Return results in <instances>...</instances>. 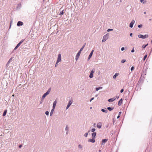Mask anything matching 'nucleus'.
Segmentation results:
<instances>
[{
  "label": "nucleus",
  "instance_id": "a18cd8bd",
  "mask_svg": "<svg viewBox=\"0 0 152 152\" xmlns=\"http://www.w3.org/2000/svg\"><path fill=\"white\" fill-rule=\"evenodd\" d=\"M58 63H57V61H56V65H55V67H56L58 66V64H57Z\"/></svg>",
  "mask_w": 152,
  "mask_h": 152
},
{
  "label": "nucleus",
  "instance_id": "7ed1b4c3",
  "mask_svg": "<svg viewBox=\"0 0 152 152\" xmlns=\"http://www.w3.org/2000/svg\"><path fill=\"white\" fill-rule=\"evenodd\" d=\"M108 38V35L107 34L104 35L103 38L102 42H104Z\"/></svg>",
  "mask_w": 152,
  "mask_h": 152
},
{
  "label": "nucleus",
  "instance_id": "58836bf2",
  "mask_svg": "<svg viewBox=\"0 0 152 152\" xmlns=\"http://www.w3.org/2000/svg\"><path fill=\"white\" fill-rule=\"evenodd\" d=\"M134 69V67L133 66H132L131 68V71H132Z\"/></svg>",
  "mask_w": 152,
  "mask_h": 152
},
{
  "label": "nucleus",
  "instance_id": "1a4fd4ad",
  "mask_svg": "<svg viewBox=\"0 0 152 152\" xmlns=\"http://www.w3.org/2000/svg\"><path fill=\"white\" fill-rule=\"evenodd\" d=\"M94 71H93V70L91 71V73H90V74L89 75V77L90 78H92L93 77V73H94Z\"/></svg>",
  "mask_w": 152,
  "mask_h": 152
},
{
  "label": "nucleus",
  "instance_id": "864d4df0",
  "mask_svg": "<svg viewBox=\"0 0 152 152\" xmlns=\"http://www.w3.org/2000/svg\"><path fill=\"white\" fill-rule=\"evenodd\" d=\"M144 14H146V12H144Z\"/></svg>",
  "mask_w": 152,
  "mask_h": 152
},
{
  "label": "nucleus",
  "instance_id": "f8f14e48",
  "mask_svg": "<svg viewBox=\"0 0 152 152\" xmlns=\"http://www.w3.org/2000/svg\"><path fill=\"white\" fill-rule=\"evenodd\" d=\"M23 24V22L21 21H18L17 24V25L18 26H22Z\"/></svg>",
  "mask_w": 152,
  "mask_h": 152
},
{
  "label": "nucleus",
  "instance_id": "0eeeda50",
  "mask_svg": "<svg viewBox=\"0 0 152 152\" xmlns=\"http://www.w3.org/2000/svg\"><path fill=\"white\" fill-rule=\"evenodd\" d=\"M135 23L134 20H132L129 24V27L131 28H132L133 26V25Z\"/></svg>",
  "mask_w": 152,
  "mask_h": 152
},
{
  "label": "nucleus",
  "instance_id": "7c9ffc66",
  "mask_svg": "<svg viewBox=\"0 0 152 152\" xmlns=\"http://www.w3.org/2000/svg\"><path fill=\"white\" fill-rule=\"evenodd\" d=\"M64 10H62V11L61 12H60V15H63L64 14Z\"/></svg>",
  "mask_w": 152,
  "mask_h": 152
},
{
  "label": "nucleus",
  "instance_id": "bb28decb",
  "mask_svg": "<svg viewBox=\"0 0 152 152\" xmlns=\"http://www.w3.org/2000/svg\"><path fill=\"white\" fill-rule=\"evenodd\" d=\"M85 45H83L82 47L80 50L79 52H81V51H82V50H83V49L84 47H85Z\"/></svg>",
  "mask_w": 152,
  "mask_h": 152
},
{
  "label": "nucleus",
  "instance_id": "b1692460",
  "mask_svg": "<svg viewBox=\"0 0 152 152\" xmlns=\"http://www.w3.org/2000/svg\"><path fill=\"white\" fill-rule=\"evenodd\" d=\"M101 111L103 112H104L105 113H107V110H105L103 109H102L101 110Z\"/></svg>",
  "mask_w": 152,
  "mask_h": 152
},
{
  "label": "nucleus",
  "instance_id": "6e6d98bb",
  "mask_svg": "<svg viewBox=\"0 0 152 152\" xmlns=\"http://www.w3.org/2000/svg\"><path fill=\"white\" fill-rule=\"evenodd\" d=\"M92 107H90V109H92Z\"/></svg>",
  "mask_w": 152,
  "mask_h": 152
},
{
  "label": "nucleus",
  "instance_id": "8fccbe9b",
  "mask_svg": "<svg viewBox=\"0 0 152 152\" xmlns=\"http://www.w3.org/2000/svg\"><path fill=\"white\" fill-rule=\"evenodd\" d=\"M22 146V145H20L19 146V148H20Z\"/></svg>",
  "mask_w": 152,
  "mask_h": 152
},
{
  "label": "nucleus",
  "instance_id": "c03bdc74",
  "mask_svg": "<svg viewBox=\"0 0 152 152\" xmlns=\"http://www.w3.org/2000/svg\"><path fill=\"white\" fill-rule=\"evenodd\" d=\"M134 49H133L132 50H131V52L132 53H133L134 52Z\"/></svg>",
  "mask_w": 152,
  "mask_h": 152
},
{
  "label": "nucleus",
  "instance_id": "4d7b16f0",
  "mask_svg": "<svg viewBox=\"0 0 152 152\" xmlns=\"http://www.w3.org/2000/svg\"><path fill=\"white\" fill-rule=\"evenodd\" d=\"M151 20V19H149V20Z\"/></svg>",
  "mask_w": 152,
  "mask_h": 152
},
{
  "label": "nucleus",
  "instance_id": "2eb2a0df",
  "mask_svg": "<svg viewBox=\"0 0 152 152\" xmlns=\"http://www.w3.org/2000/svg\"><path fill=\"white\" fill-rule=\"evenodd\" d=\"M50 91H51V88H49L48 90V91H47V92L46 93L44 94L43 95H48V94H49Z\"/></svg>",
  "mask_w": 152,
  "mask_h": 152
},
{
  "label": "nucleus",
  "instance_id": "37998d69",
  "mask_svg": "<svg viewBox=\"0 0 152 152\" xmlns=\"http://www.w3.org/2000/svg\"><path fill=\"white\" fill-rule=\"evenodd\" d=\"M124 50V47H122V48H121V50L123 51Z\"/></svg>",
  "mask_w": 152,
  "mask_h": 152
},
{
  "label": "nucleus",
  "instance_id": "603ef678",
  "mask_svg": "<svg viewBox=\"0 0 152 152\" xmlns=\"http://www.w3.org/2000/svg\"><path fill=\"white\" fill-rule=\"evenodd\" d=\"M42 100H41V102H40V104H42Z\"/></svg>",
  "mask_w": 152,
  "mask_h": 152
},
{
  "label": "nucleus",
  "instance_id": "72a5a7b5",
  "mask_svg": "<svg viewBox=\"0 0 152 152\" xmlns=\"http://www.w3.org/2000/svg\"><path fill=\"white\" fill-rule=\"evenodd\" d=\"M125 61H126L125 60L123 59L121 61V62L122 63H124L125 62Z\"/></svg>",
  "mask_w": 152,
  "mask_h": 152
},
{
  "label": "nucleus",
  "instance_id": "9d476101",
  "mask_svg": "<svg viewBox=\"0 0 152 152\" xmlns=\"http://www.w3.org/2000/svg\"><path fill=\"white\" fill-rule=\"evenodd\" d=\"M56 103H57V101L56 100L53 103V109H55Z\"/></svg>",
  "mask_w": 152,
  "mask_h": 152
},
{
  "label": "nucleus",
  "instance_id": "393cba45",
  "mask_svg": "<svg viewBox=\"0 0 152 152\" xmlns=\"http://www.w3.org/2000/svg\"><path fill=\"white\" fill-rule=\"evenodd\" d=\"M7 112V110H4V113H3V116H5L6 115Z\"/></svg>",
  "mask_w": 152,
  "mask_h": 152
},
{
  "label": "nucleus",
  "instance_id": "c756f323",
  "mask_svg": "<svg viewBox=\"0 0 152 152\" xmlns=\"http://www.w3.org/2000/svg\"><path fill=\"white\" fill-rule=\"evenodd\" d=\"M140 1L141 3H144L145 2H146V1L145 0H140Z\"/></svg>",
  "mask_w": 152,
  "mask_h": 152
},
{
  "label": "nucleus",
  "instance_id": "c9c22d12",
  "mask_svg": "<svg viewBox=\"0 0 152 152\" xmlns=\"http://www.w3.org/2000/svg\"><path fill=\"white\" fill-rule=\"evenodd\" d=\"M95 128H93L91 130V132H94L95 131Z\"/></svg>",
  "mask_w": 152,
  "mask_h": 152
},
{
  "label": "nucleus",
  "instance_id": "20e7f679",
  "mask_svg": "<svg viewBox=\"0 0 152 152\" xmlns=\"http://www.w3.org/2000/svg\"><path fill=\"white\" fill-rule=\"evenodd\" d=\"M24 40L23 39L21 41H20L18 44L17 45V46L15 48L14 50H16L20 45L22 43V42H23Z\"/></svg>",
  "mask_w": 152,
  "mask_h": 152
},
{
  "label": "nucleus",
  "instance_id": "423d86ee",
  "mask_svg": "<svg viewBox=\"0 0 152 152\" xmlns=\"http://www.w3.org/2000/svg\"><path fill=\"white\" fill-rule=\"evenodd\" d=\"M108 140L106 139H103L101 142V145H104L105 143Z\"/></svg>",
  "mask_w": 152,
  "mask_h": 152
},
{
  "label": "nucleus",
  "instance_id": "49530a36",
  "mask_svg": "<svg viewBox=\"0 0 152 152\" xmlns=\"http://www.w3.org/2000/svg\"><path fill=\"white\" fill-rule=\"evenodd\" d=\"M121 112H119V115H121Z\"/></svg>",
  "mask_w": 152,
  "mask_h": 152
},
{
  "label": "nucleus",
  "instance_id": "5701e85b",
  "mask_svg": "<svg viewBox=\"0 0 152 152\" xmlns=\"http://www.w3.org/2000/svg\"><path fill=\"white\" fill-rule=\"evenodd\" d=\"M114 109L113 108L111 107H107V109L109 111H111Z\"/></svg>",
  "mask_w": 152,
  "mask_h": 152
},
{
  "label": "nucleus",
  "instance_id": "4c0bfd02",
  "mask_svg": "<svg viewBox=\"0 0 152 152\" xmlns=\"http://www.w3.org/2000/svg\"><path fill=\"white\" fill-rule=\"evenodd\" d=\"M112 30H113V29H108L107 30V31L109 32V31H112Z\"/></svg>",
  "mask_w": 152,
  "mask_h": 152
},
{
  "label": "nucleus",
  "instance_id": "c85d7f7f",
  "mask_svg": "<svg viewBox=\"0 0 152 152\" xmlns=\"http://www.w3.org/2000/svg\"><path fill=\"white\" fill-rule=\"evenodd\" d=\"M148 45V44H147V45H142V48H145L147 46V45Z\"/></svg>",
  "mask_w": 152,
  "mask_h": 152
},
{
  "label": "nucleus",
  "instance_id": "a19ab883",
  "mask_svg": "<svg viewBox=\"0 0 152 152\" xmlns=\"http://www.w3.org/2000/svg\"><path fill=\"white\" fill-rule=\"evenodd\" d=\"M142 25H140L138 26V27L139 28H140L142 27Z\"/></svg>",
  "mask_w": 152,
  "mask_h": 152
},
{
  "label": "nucleus",
  "instance_id": "5fc2aeb1",
  "mask_svg": "<svg viewBox=\"0 0 152 152\" xmlns=\"http://www.w3.org/2000/svg\"><path fill=\"white\" fill-rule=\"evenodd\" d=\"M99 152H101V150H99Z\"/></svg>",
  "mask_w": 152,
  "mask_h": 152
},
{
  "label": "nucleus",
  "instance_id": "412c9836",
  "mask_svg": "<svg viewBox=\"0 0 152 152\" xmlns=\"http://www.w3.org/2000/svg\"><path fill=\"white\" fill-rule=\"evenodd\" d=\"M54 110V109H52V110H51V111L50 113V116H51L53 114Z\"/></svg>",
  "mask_w": 152,
  "mask_h": 152
},
{
  "label": "nucleus",
  "instance_id": "39448f33",
  "mask_svg": "<svg viewBox=\"0 0 152 152\" xmlns=\"http://www.w3.org/2000/svg\"><path fill=\"white\" fill-rule=\"evenodd\" d=\"M61 54L60 53L58 54V58H57V63H58L59 62H60V61H61Z\"/></svg>",
  "mask_w": 152,
  "mask_h": 152
},
{
  "label": "nucleus",
  "instance_id": "e433bc0d",
  "mask_svg": "<svg viewBox=\"0 0 152 152\" xmlns=\"http://www.w3.org/2000/svg\"><path fill=\"white\" fill-rule=\"evenodd\" d=\"M88 133H85V134H84V136L85 137H87L88 136Z\"/></svg>",
  "mask_w": 152,
  "mask_h": 152
},
{
  "label": "nucleus",
  "instance_id": "2f4dec72",
  "mask_svg": "<svg viewBox=\"0 0 152 152\" xmlns=\"http://www.w3.org/2000/svg\"><path fill=\"white\" fill-rule=\"evenodd\" d=\"M45 114H46L47 115H49V112L48 111H46L45 112Z\"/></svg>",
  "mask_w": 152,
  "mask_h": 152
},
{
  "label": "nucleus",
  "instance_id": "de8ad7c7",
  "mask_svg": "<svg viewBox=\"0 0 152 152\" xmlns=\"http://www.w3.org/2000/svg\"><path fill=\"white\" fill-rule=\"evenodd\" d=\"M130 36L131 37H132V33H131L130 34Z\"/></svg>",
  "mask_w": 152,
  "mask_h": 152
},
{
  "label": "nucleus",
  "instance_id": "09e8293b",
  "mask_svg": "<svg viewBox=\"0 0 152 152\" xmlns=\"http://www.w3.org/2000/svg\"><path fill=\"white\" fill-rule=\"evenodd\" d=\"M120 115H118V117H117V118H118L120 117Z\"/></svg>",
  "mask_w": 152,
  "mask_h": 152
},
{
  "label": "nucleus",
  "instance_id": "a211bd4d",
  "mask_svg": "<svg viewBox=\"0 0 152 152\" xmlns=\"http://www.w3.org/2000/svg\"><path fill=\"white\" fill-rule=\"evenodd\" d=\"M88 141L90 142H91L92 143H94L95 142V139L94 138H93L91 139H89L88 140Z\"/></svg>",
  "mask_w": 152,
  "mask_h": 152
},
{
  "label": "nucleus",
  "instance_id": "3c124183",
  "mask_svg": "<svg viewBox=\"0 0 152 152\" xmlns=\"http://www.w3.org/2000/svg\"><path fill=\"white\" fill-rule=\"evenodd\" d=\"M95 125H96V124L95 123H94V126H95Z\"/></svg>",
  "mask_w": 152,
  "mask_h": 152
},
{
  "label": "nucleus",
  "instance_id": "9b49d317",
  "mask_svg": "<svg viewBox=\"0 0 152 152\" xmlns=\"http://www.w3.org/2000/svg\"><path fill=\"white\" fill-rule=\"evenodd\" d=\"M102 123L101 122H99L97 124V127L99 129H100L102 127Z\"/></svg>",
  "mask_w": 152,
  "mask_h": 152
},
{
  "label": "nucleus",
  "instance_id": "473e14b6",
  "mask_svg": "<svg viewBox=\"0 0 152 152\" xmlns=\"http://www.w3.org/2000/svg\"><path fill=\"white\" fill-rule=\"evenodd\" d=\"M147 57V55H145L144 57L143 60L144 61Z\"/></svg>",
  "mask_w": 152,
  "mask_h": 152
},
{
  "label": "nucleus",
  "instance_id": "f03ea898",
  "mask_svg": "<svg viewBox=\"0 0 152 152\" xmlns=\"http://www.w3.org/2000/svg\"><path fill=\"white\" fill-rule=\"evenodd\" d=\"M138 37L139 38H142V39H144L148 38V36L147 34H145L144 35H143L142 34H140L138 35Z\"/></svg>",
  "mask_w": 152,
  "mask_h": 152
},
{
  "label": "nucleus",
  "instance_id": "dca6fc26",
  "mask_svg": "<svg viewBox=\"0 0 152 152\" xmlns=\"http://www.w3.org/2000/svg\"><path fill=\"white\" fill-rule=\"evenodd\" d=\"M65 130L66 132V134H68L69 132V127L67 125L66 126Z\"/></svg>",
  "mask_w": 152,
  "mask_h": 152
},
{
  "label": "nucleus",
  "instance_id": "aec40b11",
  "mask_svg": "<svg viewBox=\"0 0 152 152\" xmlns=\"http://www.w3.org/2000/svg\"><path fill=\"white\" fill-rule=\"evenodd\" d=\"M119 75V73H116L115 74V75L113 76V78L114 79H115L116 77L118 75Z\"/></svg>",
  "mask_w": 152,
  "mask_h": 152
},
{
  "label": "nucleus",
  "instance_id": "4be33fe9",
  "mask_svg": "<svg viewBox=\"0 0 152 152\" xmlns=\"http://www.w3.org/2000/svg\"><path fill=\"white\" fill-rule=\"evenodd\" d=\"M96 132H93L92 134V136L93 137H95L96 136Z\"/></svg>",
  "mask_w": 152,
  "mask_h": 152
},
{
  "label": "nucleus",
  "instance_id": "f704fd0d",
  "mask_svg": "<svg viewBox=\"0 0 152 152\" xmlns=\"http://www.w3.org/2000/svg\"><path fill=\"white\" fill-rule=\"evenodd\" d=\"M46 96H42V100H43L45 98V97Z\"/></svg>",
  "mask_w": 152,
  "mask_h": 152
},
{
  "label": "nucleus",
  "instance_id": "6ab92c4d",
  "mask_svg": "<svg viewBox=\"0 0 152 152\" xmlns=\"http://www.w3.org/2000/svg\"><path fill=\"white\" fill-rule=\"evenodd\" d=\"M83 146L81 144H79L78 145V148L79 149H82L83 148Z\"/></svg>",
  "mask_w": 152,
  "mask_h": 152
},
{
  "label": "nucleus",
  "instance_id": "ddd939ff",
  "mask_svg": "<svg viewBox=\"0 0 152 152\" xmlns=\"http://www.w3.org/2000/svg\"><path fill=\"white\" fill-rule=\"evenodd\" d=\"M116 98L114 97V98H112L110 99H108V101L109 102H113V101H114L115 100Z\"/></svg>",
  "mask_w": 152,
  "mask_h": 152
},
{
  "label": "nucleus",
  "instance_id": "ea45409f",
  "mask_svg": "<svg viewBox=\"0 0 152 152\" xmlns=\"http://www.w3.org/2000/svg\"><path fill=\"white\" fill-rule=\"evenodd\" d=\"M94 99V97H93L90 100V102H91V101L92 100H93Z\"/></svg>",
  "mask_w": 152,
  "mask_h": 152
},
{
  "label": "nucleus",
  "instance_id": "f3484780",
  "mask_svg": "<svg viewBox=\"0 0 152 152\" xmlns=\"http://www.w3.org/2000/svg\"><path fill=\"white\" fill-rule=\"evenodd\" d=\"M123 102L122 99H121L118 102V105L119 106H120L122 104Z\"/></svg>",
  "mask_w": 152,
  "mask_h": 152
},
{
  "label": "nucleus",
  "instance_id": "4468645a",
  "mask_svg": "<svg viewBox=\"0 0 152 152\" xmlns=\"http://www.w3.org/2000/svg\"><path fill=\"white\" fill-rule=\"evenodd\" d=\"M94 52V50H93L91 52V53H90L89 56H88V60H89L90 58L92 56V54H93V52Z\"/></svg>",
  "mask_w": 152,
  "mask_h": 152
},
{
  "label": "nucleus",
  "instance_id": "f257e3e1",
  "mask_svg": "<svg viewBox=\"0 0 152 152\" xmlns=\"http://www.w3.org/2000/svg\"><path fill=\"white\" fill-rule=\"evenodd\" d=\"M73 101V100L72 98H71L69 100V102L67 106L66 107V109H68L69 107L72 104Z\"/></svg>",
  "mask_w": 152,
  "mask_h": 152
},
{
  "label": "nucleus",
  "instance_id": "a878e982",
  "mask_svg": "<svg viewBox=\"0 0 152 152\" xmlns=\"http://www.w3.org/2000/svg\"><path fill=\"white\" fill-rule=\"evenodd\" d=\"M102 87H99L98 88H96V91H98L99 89H102Z\"/></svg>",
  "mask_w": 152,
  "mask_h": 152
},
{
  "label": "nucleus",
  "instance_id": "cd10ccee",
  "mask_svg": "<svg viewBox=\"0 0 152 152\" xmlns=\"http://www.w3.org/2000/svg\"><path fill=\"white\" fill-rule=\"evenodd\" d=\"M12 58H10V60H9V61L7 63V65L8 64L10 63V62L11 61V60H12Z\"/></svg>",
  "mask_w": 152,
  "mask_h": 152
},
{
  "label": "nucleus",
  "instance_id": "6e6552de",
  "mask_svg": "<svg viewBox=\"0 0 152 152\" xmlns=\"http://www.w3.org/2000/svg\"><path fill=\"white\" fill-rule=\"evenodd\" d=\"M80 53H81V52H80L79 51L78 52V53H77V54L76 56V58H75V59L76 61H77L78 60V59L79 57L80 54Z\"/></svg>",
  "mask_w": 152,
  "mask_h": 152
},
{
  "label": "nucleus",
  "instance_id": "79ce46f5",
  "mask_svg": "<svg viewBox=\"0 0 152 152\" xmlns=\"http://www.w3.org/2000/svg\"><path fill=\"white\" fill-rule=\"evenodd\" d=\"M123 91H124V89H122L121 90V91H120V92H121V93H122V92H123Z\"/></svg>",
  "mask_w": 152,
  "mask_h": 152
}]
</instances>
